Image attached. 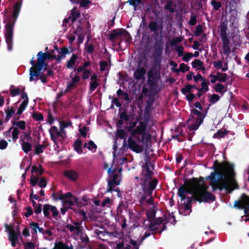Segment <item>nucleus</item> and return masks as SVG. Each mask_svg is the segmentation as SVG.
Listing matches in <instances>:
<instances>
[{
    "label": "nucleus",
    "mask_w": 249,
    "mask_h": 249,
    "mask_svg": "<svg viewBox=\"0 0 249 249\" xmlns=\"http://www.w3.org/2000/svg\"><path fill=\"white\" fill-rule=\"evenodd\" d=\"M32 140V137L30 133H28L27 132H23V135H22L20 137V141L22 142H29Z\"/></svg>",
    "instance_id": "nucleus-41"
},
{
    "label": "nucleus",
    "mask_w": 249,
    "mask_h": 249,
    "mask_svg": "<svg viewBox=\"0 0 249 249\" xmlns=\"http://www.w3.org/2000/svg\"><path fill=\"white\" fill-rule=\"evenodd\" d=\"M148 28L151 32H153L156 35H158L159 30H161L162 28V24H159L155 21L150 22L148 24Z\"/></svg>",
    "instance_id": "nucleus-18"
},
{
    "label": "nucleus",
    "mask_w": 249,
    "mask_h": 249,
    "mask_svg": "<svg viewBox=\"0 0 249 249\" xmlns=\"http://www.w3.org/2000/svg\"><path fill=\"white\" fill-rule=\"evenodd\" d=\"M73 195L71 192H67L65 194H61L59 195V197L55 198L56 200H61L64 206H73V200L72 199Z\"/></svg>",
    "instance_id": "nucleus-12"
},
{
    "label": "nucleus",
    "mask_w": 249,
    "mask_h": 249,
    "mask_svg": "<svg viewBox=\"0 0 249 249\" xmlns=\"http://www.w3.org/2000/svg\"><path fill=\"white\" fill-rule=\"evenodd\" d=\"M120 184V181L113 182L110 180H107V186L106 191V193H112L115 191V187L117 185Z\"/></svg>",
    "instance_id": "nucleus-25"
},
{
    "label": "nucleus",
    "mask_w": 249,
    "mask_h": 249,
    "mask_svg": "<svg viewBox=\"0 0 249 249\" xmlns=\"http://www.w3.org/2000/svg\"><path fill=\"white\" fill-rule=\"evenodd\" d=\"M124 37L125 39L126 43H130L131 40V37L128 32L123 28L113 29L109 34L108 39L110 41H113L114 39L118 38L122 39Z\"/></svg>",
    "instance_id": "nucleus-6"
},
{
    "label": "nucleus",
    "mask_w": 249,
    "mask_h": 249,
    "mask_svg": "<svg viewBox=\"0 0 249 249\" xmlns=\"http://www.w3.org/2000/svg\"><path fill=\"white\" fill-rule=\"evenodd\" d=\"M203 62L199 59H195L192 62V67L195 68L197 67H201L203 66Z\"/></svg>",
    "instance_id": "nucleus-57"
},
{
    "label": "nucleus",
    "mask_w": 249,
    "mask_h": 249,
    "mask_svg": "<svg viewBox=\"0 0 249 249\" xmlns=\"http://www.w3.org/2000/svg\"><path fill=\"white\" fill-rule=\"evenodd\" d=\"M230 178L231 185H229L226 182L219 180L218 183H216L212 187L213 191L215 192L217 189L222 191L224 189L227 193H231L233 191L234 189L238 186V184H237L236 185L233 184L231 178V177Z\"/></svg>",
    "instance_id": "nucleus-10"
},
{
    "label": "nucleus",
    "mask_w": 249,
    "mask_h": 249,
    "mask_svg": "<svg viewBox=\"0 0 249 249\" xmlns=\"http://www.w3.org/2000/svg\"><path fill=\"white\" fill-rule=\"evenodd\" d=\"M36 56L37 59L36 65V70L41 71L44 66L46 58L44 55V53L42 52H38Z\"/></svg>",
    "instance_id": "nucleus-16"
},
{
    "label": "nucleus",
    "mask_w": 249,
    "mask_h": 249,
    "mask_svg": "<svg viewBox=\"0 0 249 249\" xmlns=\"http://www.w3.org/2000/svg\"><path fill=\"white\" fill-rule=\"evenodd\" d=\"M99 84L96 81L90 82L89 90L90 92H93L98 86Z\"/></svg>",
    "instance_id": "nucleus-58"
},
{
    "label": "nucleus",
    "mask_w": 249,
    "mask_h": 249,
    "mask_svg": "<svg viewBox=\"0 0 249 249\" xmlns=\"http://www.w3.org/2000/svg\"><path fill=\"white\" fill-rule=\"evenodd\" d=\"M185 184L186 187L182 184L178 189V195L181 200L182 201L186 199V193L192 195L195 198L196 191L197 186L199 185L198 178H193L189 181L186 180Z\"/></svg>",
    "instance_id": "nucleus-3"
},
{
    "label": "nucleus",
    "mask_w": 249,
    "mask_h": 249,
    "mask_svg": "<svg viewBox=\"0 0 249 249\" xmlns=\"http://www.w3.org/2000/svg\"><path fill=\"white\" fill-rule=\"evenodd\" d=\"M197 22V16L196 15H194L191 16L190 19L189 21V24L190 26H194Z\"/></svg>",
    "instance_id": "nucleus-61"
},
{
    "label": "nucleus",
    "mask_w": 249,
    "mask_h": 249,
    "mask_svg": "<svg viewBox=\"0 0 249 249\" xmlns=\"http://www.w3.org/2000/svg\"><path fill=\"white\" fill-rule=\"evenodd\" d=\"M211 5L213 6V9L215 11L218 10L222 6L220 2L217 1L215 0H213L211 1Z\"/></svg>",
    "instance_id": "nucleus-55"
},
{
    "label": "nucleus",
    "mask_w": 249,
    "mask_h": 249,
    "mask_svg": "<svg viewBox=\"0 0 249 249\" xmlns=\"http://www.w3.org/2000/svg\"><path fill=\"white\" fill-rule=\"evenodd\" d=\"M173 1L172 0H168L166 4L164 6V9L168 10L171 13H173L175 12V9L172 7L173 5Z\"/></svg>",
    "instance_id": "nucleus-35"
},
{
    "label": "nucleus",
    "mask_w": 249,
    "mask_h": 249,
    "mask_svg": "<svg viewBox=\"0 0 249 249\" xmlns=\"http://www.w3.org/2000/svg\"><path fill=\"white\" fill-rule=\"evenodd\" d=\"M73 52L72 49L71 51H70L69 49L66 47H63L60 49V51L58 52L59 55H56V61L58 63H60L62 59L66 57L67 54H70Z\"/></svg>",
    "instance_id": "nucleus-19"
},
{
    "label": "nucleus",
    "mask_w": 249,
    "mask_h": 249,
    "mask_svg": "<svg viewBox=\"0 0 249 249\" xmlns=\"http://www.w3.org/2000/svg\"><path fill=\"white\" fill-rule=\"evenodd\" d=\"M89 130V128L87 126H84L82 128L79 129V132L81 136L86 138L87 136V131Z\"/></svg>",
    "instance_id": "nucleus-63"
},
{
    "label": "nucleus",
    "mask_w": 249,
    "mask_h": 249,
    "mask_svg": "<svg viewBox=\"0 0 249 249\" xmlns=\"http://www.w3.org/2000/svg\"><path fill=\"white\" fill-rule=\"evenodd\" d=\"M146 73L144 68L141 67L137 69L134 72L133 77L137 80H140L144 77Z\"/></svg>",
    "instance_id": "nucleus-20"
},
{
    "label": "nucleus",
    "mask_w": 249,
    "mask_h": 249,
    "mask_svg": "<svg viewBox=\"0 0 249 249\" xmlns=\"http://www.w3.org/2000/svg\"><path fill=\"white\" fill-rule=\"evenodd\" d=\"M49 145V143L46 140L44 141L42 144H38L35 147V154L39 155L43 153V149Z\"/></svg>",
    "instance_id": "nucleus-23"
},
{
    "label": "nucleus",
    "mask_w": 249,
    "mask_h": 249,
    "mask_svg": "<svg viewBox=\"0 0 249 249\" xmlns=\"http://www.w3.org/2000/svg\"><path fill=\"white\" fill-rule=\"evenodd\" d=\"M156 212L154 210H148L146 212V216L148 221L151 223L156 217Z\"/></svg>",
    "instance_id": "nucleus-36"
},
{
    "label": "nucleus",
    "mask_w": 249,
    "mask_h": 249,
    "mask_svg": "<svg viewBox=\"0 0 249 249\" xmlns=\"http://www.w3.org/2000/svg\"><path fill=\"white\" fill-rule=\"evenodd\" d=\"M193 57V53H187L184 54L182 57V60L185 62H188L190 59Z\"/></svg>",
    "instance_id": "nucleus-62"
},
{
    "label": "nucleus",
    "mask_w": 249,
    "mask_h": 249,
    "mask_svg": "<svg viewBox=\"0 0 249 249\" xmlns=\"http://www.w3.org/2000/svg\"><path fill=\"white\" fill-rule=\"evenodd\" d=\"M213 168L214 172H212L211 175L208 176L207 178L211 181L210 185L212 187L216 183H218L219 181V179L216 178V176H218L220 178L225 177L224 172H226L230 177H231L233 181V184L237 185V182L234 180L235 173L233 171V165L230 163L228 161H224L219 163L217 160L214 161Z\"/></svg>",
    "instance_id": "nucleus-1"
},
{
    "label": "nucleus",
    "mask_w": 249,
    "mask_h": 249,
    "mask_svg": "<svg viewBox=\"0 0 249 249\" xmlns=\"http://www.w3.org/2000/svg\"><path fill=\"white\" fill-rule=\"evenodd\" d=\"M90 64V62L87 61L85 62L82 66L78 67L76 69H74V71H76L77 72H80L81 71H84L89 66Z\"/></svg>",
    "instance_id": "nucleus-46"
},
{
    "label": "nucleus",
    "mask_w": 249,
    "mask_h": 249,
    "mask_svg": "<svg viewBox=\"0 0 249 249\" xmlns=\"http://www.w3.org/2000/svg\"><path fill=\"white\" fill-rule=\"evenodd\" d=\"M163 49V43L160 40H156L155 44L154 54L162 55Z\"/></svg>",
    "instance_id": "nucleus-21"
},
{
    "label": "nucleus",
    "mask_w": 249,
    "mask_h": 249,
    "mask_svg": "<svg viewBox=\"0 0 249 249\" xmlns=\"http://www.w3.org/2000/svg\"><path fill=\"white\" fill-rule=\"evenodd\" d=\"M115 172L116 169H112V174L110 175L109 176L111 178L110 179H108V180H110L113 182L120 181V180H117L118 178H119V175L118 174L116 173Z\"/></svg>",
    "instance_id": "nucleus-49"
},
{
    "label": "nucleus",
    "mask_w": 249,
    "mask_h": 249,
    "mask_svg": "<svg viewBox=\"0 0 249 249\" xmlns=\"http://www.w3.org/2000/svg\"><path fill=\"white\" fill-rule=\"evenodd\" d=\"M182 41V38L181 37H177L176 38H173L171 42L170 45L171 46H175L176 44L180 43Z\"/></svg>",
    "instance_id": "nucleus-64"
},
{
    "label": "nucleus",
    "mask_w": 249,
    "mask_h": 249,
    "mask_svg": "<svg viewBox=\"0 0 249 249\" xmlns=\"http://www.w3.org/2000/svg\"><path fill=\"white\" fill-rule=\"evenodd\" d=\"M49 133L50 136H51L52 135L56 138L57 137H61L62 139H64V135L61 134V132L58 130L57 127L55 126H53L50 128L49 129Z\"/></svg>",
    "instance_id": "nucleus-22"
},
{
    "label": "nucleus",
    "mask_w": 249,
    "mask_h": 249,
    "mask_svg": "<svg viewBox=\"0 0 249 249\" xmlns=\"http://www.w3.org/2000/svg\"><path fill=\"white\" fill-rule=\"evenodd\" d=\"M220 99V97L216 94H213L212 95L209 99V102H211V104H214L218 102Z\"/></svg>",
    "instance_id": "nucleus-51"
},
{
    "label": "nucleus",
    "mask_w": 249,
    "mask_h": 249,
    "mask_svg": "<svg viewBox=\"0 0 249 249\" xmlns=\"http://www.w3.org/2000/svg\"><path fill=\"white\" fill-rule=\"evenodd\" d=\"M162 60V55H158V54H154V62L156 66L160 67Z\"/></svg>",
    "instance_id": "nucleus-52"
},
{
    "label": "nucleus",
    "mask_w": 249,
    "mask_h": 249,
    "mask_svg": "<svg viewBox=\"0 0 249 249\" xmlns=\"http://www.w3.org/2000/svg\"><path fill=\"white\" fill-rule=\"evenodd\" d=\"M158 184V180L156 178L150 179H143L142 184V190L147 196H151L153 191Z\"/></svg>",
    "instance_id": "nucleus-7"
},
{
    "label": "nucleus",
    "mask_w": 249,
    "mask_h": 249,
    "mask_svg": "<svg viewBox=\"0 0 249 249\" xmlns=\"http://www.w3.org/2000/svg\"><path fill=\"white\" fill-rule=\"evenodd\" d=\"M28 103L27 101H23L20 105L17 112V115H20L28 106Z\"/></svg>",
    "instance_id": "nucleus-34"
},
{
    "label": "nucleus",
    "mask_w": 249,
    "mask_h": 249,
    "mask_svg": "<svg viewBox=\"0 0 249 249\" xmlns=\"http://www.w3.org/2000/svg\"><path fill=\"white\" fill-rule=\"evenodd\" d=\"M117 136L121 139H124L123 145L124 146L126 145V133L125 131L122 129H118Z\"/></svg>",
    "instance_id": "nucleus-32"
},
{
    "label": "nucleus",
    "mask_w": 249,
    "mask_h": 249,
    "mask_svg": "<svg viewBox=\"0 0 249 249\" xmlns=\"http://www.w3.org/2000/svg\"><path fill=\"white\" fill-rule=\"evenodd\" d=\"M6 117L4 119V122H8L15 113V110L13 107H8L5 110Z\"/></svg>",
    "instance_id": "nucleus-27"
},
{
    "label": "nucleus",
    "mask_w": 249,
    "mask_h": 249,
    "mask_svg": "<svg viewBox=\"0 0 249 249\" xmlns=\"http://www.w3.org/2000/svg\"><path fill=\"white\" fill-rule=\"evenodd\" d=\"M224 89V86L221 83H217L215 84L214 86V90L215 92L218 93L223 92V89Z\"/></svg>",
    "instance_id": "nucleus-53"
},
{
    "label": "nucleus",
    "mask_w": 249,
    "mask_h": 249,
    "mask_svg": "<svg viewBox=\"0 0 249 249\" xmlns=\"http://www.w3.org/2000/svg\"><path fill=\"white\" fill-rule=\"evenodd\" d=\"M234 207L238 209H244L245 215L247 217L249 211V196L245 193L242 194L240 200L234 202Z\"/></svg>",
    "instance_id": "nucleus-9"
},
{
    "label": "nucleus",
    "mask_w": 249,
    "mask_h": 249,
    "mask_svg": "<svg viewBox=\"0 0 249 249\" xmlns=\"http://www.w3.org/2000/svg\"><path fill=\"white\" fill-rule=\"evenodd\" d=\"M155 81L156 80L154 74L152 71L150 70L148 72L147 84L150 88H152L155 85Z\"/></svg>",
    "instance_id": "nucleus-29"
},
{
    "label": "nucleus",
    "mask_w": 249,
    "mask_h": 249,
    "mask_svg": "<svg viewBox=\"0 0 249 249\" xmlns=\"http://www.w3.org/2000/svg\"><path fill=\"white\" fill-rule=\"evenodd\" d=\"M82 144V142L79 139H77L73 143L74 149L80 154L83 153V150L81 146Z\"/></svg>",
    "instance_id": "nucleus-30"
},
{
    "label": "nucleus",
    "mask_w": 249,
    "mask_h": 249,
    "mask_svg": "<svg viewBox=\"0 0 249 249\" xmlns=\"http://www.w3.org/2000/svg\"><path fill=\"white\" fill-rule=\"evenodd\" d=\"M192 89H197V88L195 85L188 84L181 89V92L185 95L186 93H191Z\"/></svg>",
    "instance_id": "nucleus-31"
},
{
    "label": "nucleus",
    "mask_w": 249,
    "mask_h": 249,
    "mask_svg": "<svg viewBox=\"0 0 249 249\" xmlns=\"http://www.w3.org/2000/svg\"><path fill=\"white\" fill-rule=\"evenodd\" d=\"M159 225H157L155 223H153L152 222L150 223L148 225V228L150 231L155 233V235L158 233L159 231Z\"/></svg>",
    "instance_id": "nucleus-43"
},
{
    "label": "nucleus",
    "mask_w": 249,
    "mask_h": 249,
    "mask_svg": "<svg viewBox=\"0 0 249 249\" xmlns=\"http://www.w3.org/2000/svg\"><path fill=\"white\" fill-rule=\"evenodd\" d=\"M78 59V56L75 53H73L70 59L67 61L66 67L67 69H70L74 68V65Z\"/></svg>",
    "instance_id": "nucleus-24"
},
{
    "label": "nucleus",
    "mask_w": 249,
    "mask_h": 249,
    "mask_svg": "<svg viewBox=\"0 0 249 249\" xmlns=\"http://www.w3.org/2000/svg\"><path fill=\"white\" fill-rule=\"evenodd\" d=\"M191 113L195 115L197 118L195 119L194 123L190 124L188 126V128L190 130H196L199 126L203 123V120L205 117V115H203V113L195 108L191 109Z\"/></svg>",
    "instance_id": "nucleus-8"
},
{
    "label": "nucleus",
    "mask_w": 249,
    "mask_h": 249,
    "mask_svg": "<svg viewBox=\"0 0 249 249\" xmlns=\"http://www.w3.org/2000/svg\"><path fill=\"white\" fill-rule=\"evenodd\" d=\"M21 6V2L18 1L14 6V11L13 13V18L14 20L9 21L5 25V38L7 45V49L11 51L13 47V28L19 13Z\"/></svg>",
    "instance_id": "nucleus-2"
},
{
    "label": "nucleus",
    "mask_w": 249,
    "mask_h": 249,
    "mask_svg": "<svg viewBox=\"0 0 249 249\" xmlns=\"http://www.w3.org/2000/svg\"><path fill=\"white\" fill-rule=\"evenodd\" d=\"M13 131L12 133V139L14 142H16L18 138V135L19 133V130L18 128L17 127H13L12 129Z\"/></svg>",
    "instance_id": "nucleus-45"
},
{
    "label": "nucleus",
    "mask_w": 249,
    "mask_h": 249,
    "mask_svg": "<svg viewBox=\"0 0 249 249\" xmlns=\"http://www.w3.org/2000/svg\"><path fill=\"white\" fill-rule=\"evenodd\" d=\"M133 138V140H135L136 142L138 143H142L141 145L145 146V147L148 146V144L149 142H151V135L150 134H148L147 136H145L146 137H144L142 138V135H141V137L139 136L134 135L132 136Z\"/></svg>",
    "instance_id": "nucleus-15"
},
{
    "label": "nucleus",
    "mask_w": 249,
    "mask_h": 249,
    "mask_svg": "<svg viewBox=\"0 0 249 249\" xmlns=\"http://www.w3.org/2000/svg\"><path fill=\"white\" fill-rule=\"evenodd\" d=\"M210 84L209 81H206L204 79L202 80L201 83V88H199V90L202 91V92H206L209 90L208 85Z\"/></svg>",
    "instance_id": "nucleus-37"
},
{
    "label": "nucleus",
    "mask_w": 249,
    "mask_h": 249,
    "mask_svg": "<svg viewBox=\"0 0 249 249\" xmlns=\"http://www.w3.org/2000/svg\"><path fill=\"white\" fill-rule=\"evenodd\" d=\"M80 12L76 7H74L71 10V21L72 23L74 22L80 17Z\"/></svg>",
    "instance_id": "nucleus-26"
},
{
    "label": "nucleus",
    "mask_w": 249,
    "mask_h": 249,
    "mask_svg": "<svg viewBox=\"0 0 249 249\" xmlns=\"http://www.w3.org/2000/svg\"><path fill=\"white\" fill-rule=\"evenodd\" d=\"M5 229L8 231L9 232V240L10 241H18V235L19 233L16 232L13 229H11L12 226L5 224L4 225Z\"/></svg>",
    "instance_id": "nucleus-17"
},
{
    "label": "nucleus",
    "mask_w": 249,
    "mask_h": 249,
    "mask_svg": "<svg viewBox=\"0 0 249 249\" xmlns=\"http://www.w3.org/2000/svg\"><path fill=\"white\" fill-rule=\"evenodd\" d=\"M21 90L18 88H14L10 89L9 92L10 95L12 97H15L20 94Z\"/></svg>",
    "instance_id": "nucleus-48"
},
{
    "label": "nucleus",
    "mask_w": 249,
    "mask_h": 249,
    "mask_svg": "<svg viewBox=\"0 0 249 249\" xmlns=\"http://www.w3.org/2000/svg\"><path fill=\"white\" fill-rule=\"evenodd\" d=\"M51 205L49 204H45L43 205V212L45 217H50L49 211H51Z\"/></svg>",
    "instance_id": "nucleus-42"
},
{
    "label": "nucleus",
    "mask_w": 249,
    "mask_h": 249,
    "mask_svg": "<svg viewBox=\"0 0 249 249\" xmlns=\"http://www.w3.org/2000/svg\"><path fill=\"white\" fill-rule=\"evenodd\" d=\"M116 246L114 249H139L140 245L129 236L123 235L119 242H115Z\"/></svg>",
    "instance_id": "nucleus-5"
},
{
    "label": "nucleus",
    "mask_w": 249,
    "mask_h": 249,
    "mask_svg": "<svg viewBox=\"0 0 249 249\" xmlns=\"http://www.w3.org/2000/svg\"><path fill=\"white\" fill-rule=\"evenodd\" d=\"M21 145L22 150L26 153H28L32 149V145L29 142H22Z\"/></svg>",
    "instance_id": "nucleus-33"
},
{
    "label": "nucleus",
    "mask_w": 249,
    "mask_h": 249,
    "mask_svg": "<svg viewBox=\"0 0 249 249\" xmlns=\"http://www.w3.org/2000/svg\"><path fill=\"white\" fill-rule=\"evenodd\" d=\"M203 33V30L202 29V26L201 25L199 24L196 26V31L194 32V35L196 36H198L200 35L201 34Z\"/></svg>",
    "instance_id": "nucleus-56"
},
{
    "label": "nucleus",
    "mask_w": 249,
    "mask_h": 249,
    "mask_svg": "<svg viewBox=\"0 0 249 249\" xmlns=\"http://www.w3.org/2000/svg\"><path fill=\"white\" fill-rule=\"evenodd\" d=\"M33 118L36 121H43L44 119L42 114L38 111H35L32 114Z\"/></svg>",
    "instance_id": "nucleus-40"
},
{
    "label": "nucleus",
    "mask_w": 249,
    "mask_h": 249,
    "mask_svg": "<svg viewBox=\"0 0 249 249\" xmlns=\"http://www.w3.org/2000/svg\"><path fill=\"white\" fill-rule=\"evenodd\" d=\"M72 199H73V204H75V205L78 207H82L83 206H84L85 205V204L82 203V202L81 201H80L79 200V199L78 198V197L75 196H73V197H72Z\"/></svg>",
    "instance_id": "nucleus-60"
},
{
    "label": "nucleus",
    "mask_w": 249,
    "mask_h": 249,
    "mask_svg": "<svg viewBox=\"0 0 249 249\" xmlns=\"http://www.w3.org/2000/svg\"><path fill=\"white\" fill-rule=\"evenodd\" d=\"M146 126H147V122L145 121H141L139 123V125L136 127V128L132 132V136L137 135L138 134H141L142 135V138L144 137H146L145 136H147L149 133H146Z\"/></svg>",
    "instance_id": "nucleus-11"
},
{
    "label": "nucleus",
    "mask_w": 249,
    "mask_h": 249,
    "mask_svg": "<svg viewBox=\"0 0 249 249\" xmlns=\"http://www.w3.org/2000/svg\"><path fill=\"white\" fill-rule=\"evenodd\" d=\"M64 176L72 182L76 181L79 178V173L74 170H67L63 172Z\"/></svg>",
    "instance_id": "nucleus-14"
},
{
    "label": "nucleus",
    "mask_w": 249,
    "mask_h": 249,
    "mask_svg": "<svg viewBox=\"0 0 249 249\" xmlns=\"http://www.w3.org/2000/svg\"><path fill=\"white\" fill-rule=\"evenodd\" d=\"M227 30V24L225 22H223L220 27V37L227 36L226 31Z\"/></svg>",
    "instance_id": "nucleus-44"
},
{
    "label": "nucleus",
    "mask_w": 249,
    "mask_h": 249,
    "mask_svg": "<svg viewBox=\"0 0 249 249\" xmlns=\"http://www.w3.org/2000/svg\"><path fill=\"white\" fill-rule=\"evenodd\" d=\"M154 175V172L150 168L142 170V175L143 176V179L151 180Z\"/></svg>",
    "instance_id": "nucleus-28"
},
{
    "label": "nucleus",
    "mask_w": 249,
    "mask_h": 249,
    "mask_svg": "<svg viewBox=\"0 0 249 249\" xmlns=\"http://www.w3.org/2000/svg\"><path fill=\"white\" fill-rule=\"evenodd\" d=\"M199 203H207L209 201L213 202L216 199L215 196L212 193L207 191V187L200 185L197 186L194 198Z\"/></svg>",
    "instance_id": "nucleus-4"
},
{
    "label": "nucleus",
    "mask_w": 249,
    "mask_h": 249,
    "mask_svg": "<svg viewBox=\"0 0 249 249\" xmlns=\"http://www.w3.org/2000/svg\"><path fill=\"white\" fill-rule=\"evenodd\" d=\"M34 68H31L30 69V78L29 80L30 81H32L34 80V76L38 77L40 75L41 71L38 70L34 71Z\"/></svg>",
    "instance_id": "nucleus-38"
},
{
    "label": "nucleus",
    "mask_w": 249,
    "mask_h": 249,
    "mask_svg": "<svg viewBox=\"0 0 249 249\" xmlns=\"http://www.w3.org/2000/svg\"><path fill=\"white\" fill-rule=\"evenodd\" d=\"M13 125H16L21 130H24L26 128V123L24 121H20L18 122L13 123Z\"/></svg>",
    "instance_id": "nucleus-50"
},
{
    "label": "nucleus",
    "mask_w": 249,
    "mask_h": 249,
    "mask_svg": "<svg viewBox=\"0 0 249 249\" xmlns=\"http://www.w3.org/2000/svg\"><path fill=\"white\" fill-rule=\"evenodd\" d=\"M190 68L188 66L185 64L184 63H181L179 65V68L178 69L175 70L177 72L181 71L184 72L187 71H189Z\"/></svg>",
    "instance_id": "nucleus-47"
},
{
    "label": "nucleus",
    "mask_w": 249,
    "mask_h": 249,
    "mask_svg": "<svg viewBox=\"0 0 249 249\" xmlns=\"http://www.w3.org/2000/svg\"><path fill=\"white\" fill-rule=\"evenodd\" d=\"M119 115L120 118L124 121H128L129 119V116L125 111L119 113Z\"/></svg>",
    "instance_id": "nucleus-59"
},
{
    "label": "nucleus",
    "mask_w": 249,
    "mask_h": 249,
    "mask_svg": "<svg viewBox=\"0 0 249 249\" xmlns=\"http://www.w3.org/2000/svg\"><path fill=\"white\" fill-rule=\"evenodd\" d=\"M216 74L218 77V81L220 82L225 83L228 79V75L226 73H222L217 71Z\"/></svg>",
    "instance_id": "nucleus-39"
},
{
    "label": "nucleus",
    "mask_w": 249,
    "mask_h": 249,
    "mask_svg": "<svg viewBox=\"0 0 249 249\" xmlns=\"http://www.w3.org/2000/svg\"><path fill=\"white\" fill-rule=\"evenodd\" d=\"M127 142L128 148L133 152L136 153H140L143 151L144 149L143 145L139 144L135 140H133L132 137L128 138Z\"/></svg>",
    "instance_id": "nucleus-13"
},
{
    "label": "nucleus",
    "mask_w": 249,
    "mask_h": 249,
    "mask_svg": "<svg viewBox=\"0 0 249 249\" xmlns=\"http://www.w3.org/2000/svg\"><path fill=\"white\" fill-rule=\"evenodd\" d=\"M42 249H46V248H43ZM55 249H73L72 247H69L68 245L64 244L63 243H59L57 245H56V247Z\"/></svg>",
    "instance_id": "nucleus-54"
}]
</instances>
